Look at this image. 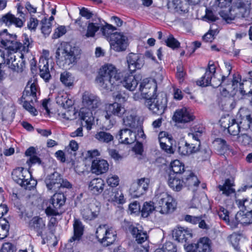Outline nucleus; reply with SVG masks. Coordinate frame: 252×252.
Wrapping results in <instances>:
<instances>
[{
    "instance_id": "obj_1",
    "label": "nucleus",
    "mask_w": 252,
    "mask_h": 252,
    "mask_svg": "<svg viewBox=\"0 0 252 252\" xmlns=\"http://www.w3.org/2000/svg\"><path fill=\"white\" fill-rule=\"evenodd\" d=\"M95 81L102 89L110 91H112L120 82L130 91L135 90L138 84V77L132 73L126 75L123 81H120L116 68L111 64H106L100 68Z\"/></svg>"
},
{
    "instance_id": "obj_2",
    "label": "nucleus",
    "mask_w": 252,
    "mask_h": 252,
    "mask_svg": "<svg viewBox=\"0 0 252 252\" xmlns=\"http://www.w3.org/2000/svg\"><path fill=\"white\" fill-rule=\"evenodd\" d=\"M82 99L84 107L80 109L79 116L80 119L85 122L87 130H90L94 123V117L91 110L98 108L100 104V100L97 96L88 92L83 93Z\"/></svg>"
},
{
    "instance_id": "obj_3",
    "label": "nucleus",
    "mask_w": 252,
    "mask_h": 252,
    "mask_svg": "<svg viewBox=\"0 0 252 252\" xmlns=\"http://www.w3.org/2000/svg\"><path fill=\"white\" fill-rule=\"evenodd\" d=\"M3 51L0 50L1 62L9 65V67L14 71L22 72L25 66L23 60L24 53L28 52L29 48H23L22 53H17L19 48H3Z\"/></svg>"
},
{
    "instance_id": "obj_4",
    "label": "nucleus",
    "mask_w": 252,
    "mask_h": 252,
    "mask_svg": "<svg viewBox=\"0 0 252 252\" xmlns=\"http://www.w3.org/2000/svg\"><path fill=\"white\" fill-rule=\"evenodd\" d=\"M16 37L15 34L8 33L6 29L0 32V47H29L30 46L33 45L32 40L26 34H24L22 36L23 43L17 41Z\"/></svg>"
},
{
    "instance_id": "obj_5",
    "label": "nucleus",
    "mask_w": 252,
    "mask_h": 252,
    "mask_svg": "<svg viewBox=\"0 0 252 252\" xmlns=\"http://www.w3.org/2000/svg\"><path fill=\"white\" fill-rule=\"evenodd\" d=\"M95 235L98 242L106 246L113 244L117 238L116 231L106 224L100 225L97 228Z\"/></svg>"
},
{
    "instance_id": "obj_6",
    "label": "nucleus",
    "mask_w": 252,
    "mask_h": 252,
    "mask_svg": "<svg viewBox=\"0 0 252 252\" xmlns=\"http://www.w3.org/2000/svg\"><path fill=\"white\" fill-rule=\"evenodd\" d=\"M12 179L22 187L30 189L33 186L35 181L32 180L31 172L23 167H17L12 172Z\"/></svg>"
},
{
    "instance_id": "obj_7",
    "label": "nucleus",
    "mask_w": 252,
    "mask_h": 252,
    "mask_svg": "<svg viewBox=\"0 0 252 252\" xmlns=\"http://www.w3.org/2000/svg\"><path fill=\"white\" fill-rule=\"evenodd\" d=\"M156 211L162 214L173 212L176 209V202L174 198L167 192L161 193L158 196Z\"/></svg>"
},
{
    "instance_id": "obj_8",
    "label": "nucleus",
    "mask_w": 252,
    "mask_h": 252,
    "mask_svg": "<svg viewBox=\"0 0 252 252\" xmlns=\"http://www.w3.org/2000/svg\"><path fill=\"white\" fill-rule=\"evenodd\" d=\"M252 78L241 82V78L239 74H234L232 80V87L236 93H239L242 96L250 95L252 93V71L249 72Z\"/></svg>"
},
{
    "instance_id": "obj_9",
    "label": "nucleus",
    "mask_w": 252,
    "mask_h": 252,
    "mask_svg": "<svg viewBox=\"0 0 252 252\" xmlns=\"http://www.w3.org/2000/svg\"><path fill=\"white\" fill-rule=\"evenodd\" d=\"M145 105L154 114L161 115L164 113L167 107V99L162 96L153 94L151 97L147 98Z\"/></svg>"
},
{
    "instance_id": "obj_10",
    "label": "nucleus",
    "mask_w": 252,
    "mask_h": 252,
    "mask_svg": "<svg viewBox=\"0 0 252 252\" xmlns=\"http://www.w3.org/2000/svg\"><path fill=\"white\" fill-rule=\"evenodd\" d=\"M231 14L235 18H248L252 14L251 3L247 0H237L231 7Z\"/></svg>"
},
{
    "instance_id": "obj_11",
    "label": "nucleus",
    "mask_w": 252,
    "mask_h": 252,
    "mask_svg": "<svg viewBox=\"0 0 252 252\" xmlns=\"http://www.w3.org/2000/svg\"><path fill=\"white\" fill-rule=\"evenodd\" d=\"M61 52L63 55L64 63L68 65L75 63L81 53L80 48H57L56 58H59Z\"/></svg>"
},
{
    "instance_id": "obj_12",
    "label": "nucleus",
    "mask_w": 252,
    "mask_h": 252,
    "mask_svg": "<svg viewBox=\"0 0 252 252\" xmlns=\"http://www.w3.org/2000/svg\"><path fill=\"white\" fill-rule=\"evenodd\" d=\"M139 91L143 97H151L153 94H157V84L155 80L144 79L140 83Z\"/></svg>"
},
{
    "instance_id": "obj_13",
    "label": "nucleus",
    "mask_w": 252,
    "mask_h": 252,
    "mask_svg": "<svg viewBox=\"0 0 252 252\" xmlns=\"http://www.w3.org/2000/svg\"><path fill=\"white\" fill-rule=\"evenodd\" d=\"M40 95L39 88L37 83H31L29 81L22 96V99L30 100L31 102H36L38 96Z\"/></svg>"
},
{
    "instance_id": "obj_14",
    "label": "nucleus",
    "mask_w": 252,
    "mask_h": 252,
    "mask_svg": "<svg viewBox=\"0 0 252 252\" xmlns=\"http://www.w3.org/2000/svg\"><path fill=\"white\" fill-rule=\"evenodd\" d=\"M218 65L217 63H215L213 61H210L204 76L200 80L197 81V85L203 87L209 86L211 83L212 77L216 75V73H219L216 71Z\"/></svg>"
},
{
    "instance_id": "obj_15",
    "label": "nucleus",
    "mask_w": 252,
    "mask_h": 252,
    "mask_svg": "<svg viewBox=\"0 0 252 252\" xmlns=\"http://www.w3.org/2000/svg\"><path fill=\"white\" fill-rule=\"evenodd\" d=\"M186 250L187 252H210V240L207 237L201 238L197 243L189 245Z\"/></svg>"
},
{
    "instance_id": "obj_16",
    "label": "nucleus",
    "mask_w": 252,
    "mask_h": 252,
    "mask_svg": "<svg viewBox=\"0 0 252 252\" xmlns=\"http://www.w3.org/2000/svg\"><path fill=\"white\" fill-rule=\"evenodd\" d=\"M105 111L106 114L105 117L106 120H109L112 115L119 118H122L126 110L121 103L114 102L113 103L106 104Z\"/></svg>"
},
{
    "instance_id": "obj_17",
    "label": "nucleus",
    "mask_w": 252,
    "mask_h": 252,
    "mask_svg": "<svg viewBox=\"0 0 252 252\" xmlns=\"http://www.w3.org/2000/svg\"><path fill=\"white\" fill-rule=\"evenodd\" d=\"M29 227L37 233V236L43 238V232L46 228L45 220L39 216L32 218L29 222Z\"/></svg>"
},
{
    "instance_id": "obj_18",
    "label": "nucleus",
    "mask_w": 252,
    "mask_h": 252,
    "mask_svg": "<svg viewBox=\"0 0 252 252\" xmlns=\"http://www.w3.org/2000/svg\"><path fill=\"white\" fill-rule=\"evenodd\" d=\"M173 236L179 242H186L192 237V230L187 227L177 226L173 230Z\"/></svg>"
},
{
    "instance_id": "obj_19",
    "label": "nucleus",
    "mask_w": 252,
    "mask_h": 252,
    "mask_svg": "<svg viewBox=\"0 0 252 252\" xmlns=\"http://www.w3.org/2000/svg\"><path fill=\"white\" fill-rule=\"evenodd\" d=\"M100 211V208L99 206L90 203L82 210L81 215L85 220H93L98 217Z\"/></svg>"
},
{
    "instance_id": "obj_20",
    "label": "nucleus",
    "mask_w": 252,
    "mask_h": 252,
    "mask_svg": "<svg viewBox=\"0 0 252 252\" xmlns=\"http://www.w3.org/2000/svg\"><path fill=\"white\" fill-rule=\"evenodd\" d=\"M120 143L125 144H130L136 140L135 132L128 128L121 129L116 136Z\"/></svg>"
},
{
    "instance_id": "obj_21",
    "label": "nucleus",
    "mask_w": 252,
    "mask_h": 252,
    "mask_svg": "<svg viewBox=\"0 0 252 252\" xmlns=\"http://www.w3.org/2000/svg\"><path fill=\"white\" fill-rule=\"evenodd\" d=\"M239 223L243 225L252 223V213L247 211L245 214L243 211L238 212L235 215L233 223L231 224V227L236 228Z\"/></svg>"
},
{
    "instance_id": "obj_22",
    "label": "nucleus",
    "mask_w": 252,
    "mask_h": 252,
    "mask_svg": "<svg viewBox=\"0 0 252 252\" xmlns=\"http://www.w3.org/2000/svg\"><path fill=\"white\" fill-rule=\"evenodd\" d=\"M194 117L186 108L176 111L173 116L174 121L179 123H187L194 120Z\"/></svg>"
},
{
    "instance_id": "obj_23",
    "label": "nucleus",
    "mask_w": 252,
    "mask_h": 252,
    "mask_svg": "<svg viewBox=\"0 0 252 252\" xmlns=\"http://www.w3.org/2000/svg\"><path fill=\"white\" fill-rule=\"evenodd\" d=\"M127 61L130 73H132L136 69L141 68L144 64L142 58L139 57L137 54L132 53L129 54Z\"/></svg>"
},
{
    "instance_id": "obj_24",
    "label": "nucleus",
    "mask_w": 252,
    "mask_h": 252,
    "mask_svg": "<svg viewBox=\"0 0 252 252\" xmlns=\"http://www.w3.org/2000/svg\"><path fill=\"white\" fill-rule=\"evenodd\" d=\"M169 187L175 191H181L184 187L183 176H177L175 174H169L168 179Z\"/></svg>"
},
{
    "instance_id": "obj_25",
    "label": "nucleus",
    "mask_w": 252,
    "mask_h": 252,
    "mask_svg": "<svg viewBox=\"0 0 252 252\" xmlns=\"http://www.w3.org/2000/svg\"><path fill=\"white\" fill-rule=\"evenodd\" d=\"M105 186V182L101 178H96L92 179L88 184V189L94 195H98L101 194Z\"/></svg>"
},
{
    "instance_id": "obj_26",
    "label": "nucleus",
    "mask_w": 252,
    "mask_h": 252,
    "mask_svg": "<svg viewBox=\"0 0 252 252\" xmlns=\"http://www.w3.org/2000/svg\"><path fill=\"white\" fill-rule=\"evenodd\" d=\"M235 186L233 180L226 179L222 185H219L217 188L219 191L221 192V194L226 197L230 196L232 194H235Z\"/></svg>"
},
{
    "instance_id": "obj_27",
    "label": "nucleus",
    "mask_w": 252,
    "mask_h": 252,
    "mask_svg": "<svg viewBox=\"0 0 252 252\" xmlns=\"http://www.w3.org/2000/svg\"><path fill=\"white\" fill-rule=\"evenodd\" d=\"M61 176L57 172L48 175L45 180L46 187L49 190H56L60 188Z\"/></svg>"
},
{
    "instance_id": "obj_28",
    "label": "nucleus",
    "mask_w": 252,
    "mask_h": 252,
    "mask_svg": "<svg viewBox=\"0 0 252 252\" xmlns=\"http://www.w3.org/2000/svg\"><path fill=\"white\" fill-rule=\"evenodd\" d=\"M109 42L111 46L117 45V47L127 46L128 45V38L120 32H114L111 34Z\"/></svg>"
},
{
    "instance_id": "obj_29",
    "label": "nucleus",
    "mask_w": 252,
    "mask_h": 252,
    "mask_svg": "<svg viewBox=\"0 0 252 252\" xmlns=\"http://www.w3.org/2000/svg\"><path fill=\"white\" fill-rule=\"evenodd\" d=\"M109 169L108 162L104 159H96L92 164V171L93 173L99 175L106 172Z\"/></svg>"
},
{
    "instance_id": "obj_30",
    "label": "nucleus",
    "mask_w": 252,
    "mask_h": 252,
    "mask_svg": "<svg viewBox=\"0 0 252 252\" xmlns=\"http://www.w3.org/2000/svg\"><path fill=\"white\" fill-rule=\"evenodd\" d=\"M246 129V126L243 118L241 119V121H239L237 119H232V122L227 129L229 133L232 135H238L240 132L243 130Z\"/></svg>"
},
{
    "instance_id": "obj_31",
    "label": "nucleus",
    "mask_w": 252,
    "mask_h": 252,
    "mask_svg": "<svg viewBox=\"0 0 252 252\" xmlns=\"http://www.w3.org/2000/svg\"><path fill=\"white\" fill-rule=\"evenodd\" d=\"M0 22L5 24L7 26H10L14 24L17 27L19 28H21L24 24L23 19L16 17L10 13H8L3 15L2 17L0 18Z\"/></svg>"
},
{
    "instance_id": "obj_32",
    "label": "nucleus",
    "mask_w": 252,
    "mask_h": 252,
    "mask_svg": "<svg viewBox=\"0 0 252 252\" xmlns=\"http://www.w3.org/2000/svg\"><path fill=\"white\" fill-rule=\"evenodd\" d=\"M200 144V143L199 142L197 146L196 144H189L187 142H185L184 144L180 143L178 149V152L183 156L189 155L196 153L199 150Z\"/></svg>"
},
{
    "instance_id": "obj_33",
    "label": "nucleus",
    "mask_w": 252,
    "mask_h": 252,
    "mask_svg": "<svg viewBox=\"0 0 252 252\" xmlns=\"http://www.w3.org/2000/svg\"><path fill=\"white\" fill-rule=\"evenodd\" d=\"M73 235L69 239L70 242L79 241L84 233V226L81 221L78 219H75L73 223Z\"/></svg>"
},
{
    "instance_id": "obj_34",
    "label": "nucleus",
    "mask_w": 252,
    "mask_h": 252,
    "mask_svg": "<svg viewBox=\"0 0 252 252\" xmlns=\"http://www.w3.org/2000/svg\"><path fill=\"white\" fill-rule=\"evenodd\" d=\"M39 75L46 82H48L51 78V74L49 69L48 61L47 60L39 61Z\"/></svg>"
},
{
    "instance_id": "obj_35",
    "label": "nucleus",
    "mask_w": 252,
    "mask_h": 252,
    "mask_svg": "<svg viewBox=\"0 0 252 252\" xmlns=\"http://www.w3.org/2000/svg\"><path fill=\"white\" fill-rule=\"evenodd\" d=\"M130 229L131 234L137 243L142 244L147 240L148 236L146 231L134 226L130 227Z\"/></svg>"
},
{
    "instance_id": "obj_36",
    "label": "nucleus",
    "mask_w": 252,
    "mask_h": 252,
    "mask_svg": "<svg viewBox=\"0 0 252 252\" xmlns=\"http://www.w3.org/2000/svg\"><path fill=\"white\" fill-rule=\"evenodd\" d=\"M184 182V186L190 187L195 186L197 187L199 185V181L197 177L194 175V173L190 171L185 172V173L183 175Z\"/></svg>"
},
{
    "instance_id": "obj_37",
    "label": "nucleus",
    "mask_w": 252,
    "mask_h": 252,
    "mask_svg": "<svg viewBox=\"0 0 252 252\" xmlns=\"http://www.w3.org/2000/svg\"><path fill=\"white\" fill-rule=\"evenodd\" d=\"M94 21H95V22H91L88 24L87 31L84 35L87 37H94L95 35V32L102 26L100 19L98 18L97 20H94Z\"/></svg>"
},
{
    "instance_id": "obj_38",
    "label": "nucleus",
    "mask_w": 252,
    "mask_h": 252,
    "mask_svg": "<svg viewBox=\"0 0 252 252\" xmlns=\"http://www.w3.org/2000/svg\"><path fill=\"white\" fill-rule=\"evenodd\" d=\"M66 197L62 192L55 193L51 198L50 202L53 207L55 208H60L63 206L65 202Z\"/></svg>"
},
{
    "instance_id": "obj_39",
    "label": "nucleus",
    "mask_w": 252,
    "mask_h": 252,
    "mask_svg": "<svg viewBox=\"0 0 252 252\" xmlns=\"http://www.w3.org/2000/svg\"><path fill=\"white\" fill-rule=\"evenodd\" d=\"M150 180L148 178H141L137 181V195L140 196L144 194L148 189Z\"/></svg>"
},
{
    "instance_id": "obj_40",
    "label": "nucleus",
    "mask_w": 252,
    "mask_h": 252,
    "mask_svg": "<svg viewBox=\"0 0 252 252\" xmlns=\"http://www.w3.org/2000/svg\"><path fill=\"white\" fill-rule=\"evenodd\" d=\"M171 172L170 174H175L177 176H183L182 173H185L187 171L184 169V164L179 160H175L171 163Z\"/></svg>"
},
{
    "instance_id": "obj_41",
    "label": "nucleus",
    "mask_w": 252,
    "mask_h": 252,
    "mask_svg": "<svg viewBox=\"0 0 252 252\" xmlns=\"http://www.w3.org/2000/svg\"><path fill=\"white\" fill-rule=\"evenodd\" d=\"M135 117V115L131 111L126 110L122 117L123 124L130 128L134 127Z\"/></svg>"
},
{
    "instance_id": "obj_42",
    "label": "nucleus",
    "mask_w": 252,
    "mask_h": 252,
    "mask_svg": "<svg viewBox=\"0 0 252 252\" xmlns=\"http://www.w3.org/2000/svg\"><path fill=\"white\" fill-rule=\"evenodd\" d=\"M108 200L113 203L115 205L123 204L126 202L123 193L120 189L115 190V191L113 192Z\"/></svg>"
},
{
    "instance_id": "obj_43",
    "label": "nucleus",
    "mask_w": 252,
    "mask_h": 252,
    "mask_svg": "<svg viewBox=\"0 0 252 252\" xmlns=\"http://www.w3.org/2000/svg\"><path fill=\"white\" fill-rule=\"evenodd\" d=\"M60 80L65 87H73L75 81L74 77L67 71H64L60 75Z\"/></svg>"
},
{
    "instance_id": "obj_44",
    "label": "nucleus",
    "mask_w": 252,
    "mask_h": 252,
    "mask_svg": "<svg viewBox=\"0 0 252 252\" xmlns=\"http://www.w3.org/2000/svg\"><path fill=\"white\" fill-rule=\"evenodd\" d=\"M57 102L64 109L69 108L74 104L73 100L70 98V95L67 94L59 96L57 98Z\"/></svg>"
},
{
    "instance_id": "obj_45",
    "label": "nucleus",
    "mask_w": 252,
    "mask_h": 252,
    "mask_svg": "<svg viewBox=\"0 0 252 252\" xmlns=\"http://www.w3.org/2000/svg\"><path fill=\"white\" fill-rule=\"evenodd\" d=\"M94 137L99 142L105 143H109L114 139V137L111 133L103 131L97 132Z\"/></svg>"
},
{
    "instance_id": "obj_46",
    "label": "nucleus",
    "mask_w": 252,
    "mask_h": 252,
    "mask_svg": "<svg viewBox=\"0 0 252 252\" xmlns=\"http://www.w3.org/2000/svg\"><path fill=\"white\" fill-rule=\"evenodd\" d=\"M155 210H156V207L154 206L153 202H146L141 209V216L143 218L148 217Z\"/></svg>"
},
{
    "instance_id": "obj_47",
    "label": "nucleus",
    "mask_w": 252,
    "mask_h": 252,
    "mask_svg": "<svg viewBox=\"0 0 252 252\" xmlns=\"http://www.w3.org/2000/svg\"><path fill=\"white\" fill-rule=\"evenodd\" d=\"M193 132L189 133V136H190L192 139H194L198 143L199 142V138L202 134L205 132V127L202 125H197L193 127Z\"/></svg>"
},
{
    "instance_id": "obj_48",
    "label": "nucleus",
    "mask_w": 252,
    "mask_h": 252,
    "mask_svg": "<svg viewBox=\"0 0 252 252\" xmlns=\"http://www.w3.org/2000/svg\"><path fill=\"white\" fill-rule=\"evenodd\" d=\"M165 135V133L161 132L159 134L158 139L161 148L168 153H172V148L166 144V141H169L170 139L167 137H162Z\"/></svg>"
},
{
    "instance_id": "obj_49",
    "label": "nucleus",
    "mask_w": 252,
    "mask_h": 252,
    "mask_svg": "<svg viewBox=\"0 0 252 252\" xmlns=\"http://www.w3.org/2000/svg\"><path fill=\"white\" fill-rule=\"evenodd\" d=\"M218 214L220 219L223 220L227 224L231 226V224L233 223L234 220L229 219V212L223 207H220L218 211Z\"/></svg>"
},
{
    "instance_id": "obj_50",
    "label": "nucleus",
    "mask_w": 252,
    "mask_h": 252,
    "mask_svg": "<svg viewBox=\"0 0 252 252\" xmlns=\"http://www.w3.org/2000/svg\"><path fill=\"white\" fill-rule=\"evenodd\" d=\"M226 78L221 73H216V75L212 77L211 83L209 85H211L214 88H217L224 81Z\"/></svg>"
},
{
    "instance_id": "obj_51",
    "label": "nucleus",
    "mask_w": 252,
    "mask_h": 252,
    "mask_svg": "<svg viewBox=\"0 0 252 252\" xmlns=\"http://www.w3.org/2000/svg\"><path fill=\"white\" fill-rule=\"evenodd\" d=\"M0 240L6 237L8 235L9 225L5 220H0Z\"/></svg>"
},
{
    "instance_id": "obj_52",
    "label": "nucleus",
    "mask_w": 252,
    "mask_h": 252,
    "mask_svg": "<svg viewBox=\"0 0 252 252\" xmlns=\"http://www.w3.org/2000/svg\"><path fill=\"white\" fill-rule=\"evenodd\" d=\"M155 252H177V247L172 242H166L162 248L157 249Z\"/></svg>"
},
{
    "instance_id": "obj_53",
    "label": "nucleus",
    "mask_w": 252,
    "mask_h": 252,
    "mask_svg": "<svg viewBox=\"0 0 252 252\" xmlns=\"http://www.w3.org/2000/svg\"><path fill=\"white\" fill-rule=\"evenodd\" d=\"M240 237L241 236L236 233H233L228 237L229 241L234 249L237 251H240V250L239 246Z\"/></svg>"
},
{
    "instance_id": "obj_54",
    "label": "nucleus",
    "mask_w": 252,
    "mask_h": 252,
    "mask_svg": "<svg viewBox=\"0 0 252 252\" xmlns=\"http://www.w3.org/2000/svg\"><path fill=\"white\" fill-rule=\"evenodd\" d=\"M21 101L23 102V107L28 111L30 113L32 114L33 116H36L37 115V111L36 109L33 106L35 102H31L30 100H27L25 99H22Z\"/></svg>"
},
{
    "instance_id": "obj_55",
    "label": "nucleus",
    "mask_w": 252,
    "mask_h": 252,
    "mask_svg": "<svg viewBox=\"0 0 252 252\" xmlns=\"http://www.w3.org/2000/svg\"><path fill=\"white\" fill-rule=\"evenodd\" d=\"M100 28L103 35L107 38L108 41L111 34H113L112 32L116 30L115 27L108 24H106L105 26L102 25Z\"/></svg>"
},
{
    "instance_id": "obj_56",
    "label": "nucleus",
    "mask_w": 252,
    "mask_h": 252,
    "mask_svg": "<svg viewBox=\"0 0 252 252\" xmlns=\"http://www.w3.org/2000/svg\"><path fill=\"white\" fill-rule=\"evenodd\" d=\"M42 24L41 30L44 35H49L51 32L52 24L50 22H47V19L44 18L41 21Z\"/></svg>"
},
{
    "instance_id": "obj_57",
    "label": "nucleus",
    "mask_w": 252,
    "mask_h": 252,
    "mask_svg": "<svg viewBox=\"0 0 252 252\" xmlns=\"http://www.w3.org/2000/svg\"><path fill=\"white\" fill-rule=\"evenodd\" d=\"M164 42L169 47H179L180 46V42L172 34H169Z\"/></svg>"
},
{
    "instance_id": "obj_58",
    "label": "nucleus",
    "mask_w": 252,
    "mask_h": 252,
    "mask_svg": "<svg viewBox=\"0 0 252 252\" xmlns=\"http://www.w3.org/2000/svg\"><path fill=\"white\" fill-rule=\"evenodd\" d=\"M186 75V71L182 64H180L177 66L176 76L180 83H181L184 81Z\"/></svg>"
},
{
    "instance_id": "obj_59",
    "label": "nucleus",
    "mask_w": 252,
    "mask_h": 252,
    "mask_svg": "<svg viewBox=\"0 0 252 252\" xmlns=\"http://www.w3.org/2000/svg\"><path fill=\"white\" fill-rule=\"evenodd\" d=\"M119 178L117 175H110L107 179L106 182L111 187H116L119 184Z\"/></svg>"
},
{
    "instance_id": "obj_60",
    "label": "nucleus",
    "mask_w": 252,
    "mask_h": 252,
    "mask_svg": "<svg viewBox=\"0 0 252 252\" xmlns=\"http://www.w3.org/2000/svg\"><path fill=\"white\" fill-rule=\"evenodd\" d=\"M215 142L218 144V148L221 153L224 152L228 150V146L226 142L221 138H217Z\"/></svg>"
},
{
    "instance_id": "obj_61",
    "label": "nucleus",
    "mask_w": 252,
    "mask_h": 252,
    "mask_svg": "<svg viewBox=\"0 0 252 252\" xmlns=\"http://www.w3.org/2000/svg\"><path fill=\"white\" fill-rule=\"evenodd\" d=\"M238 141L242 145L247 146L252 142V138L248 134H243L238 136Z\"/></svg>"
},
{
    "instance_id": "obj_62",
    "label": "nucleus",
    "mask_w": 252,
    "mask_h": 252,
    "mask_svg": "<svg viewBox=\"0 0 252 252\" xmlns=\"http://www.w3.org/2000/svg\"><path fill=\"white\" fill-rule=\"evenodd\" d=\"M219 14L222 18L227 23H230L235 19L234 16H232L231 14V8L229 9V12L222 10L219 12Z\"/></svg>"
},
{
    "instance_id": "obj_63",
    "label": "nucleus",
    "mask_w": 252,
    "mask_h": 252,
    "mask_svg": "<svg viewBox=\"0 0 252 252\" xmlns=\"http://www.w3.org/2000/svg\"><path fill=\"white\" fill-rule=\"evenodd\" d=\"M232 119H233L231 118L229 116L227 117H221L220 120V123L221 126L223 127L224 129H227L228 126H229L230 123L232 122Z\"/></svg>"
},
{
    "instance_id": "obj_64",
    "label": "nucleus",
    "mask_w": 252,
    "mask_h": 252,
    "mask_svg": "<svg viewBox=\"0 0 252 252\" xmlns=\"http://www.w3.org/2000/svg\"><path fill=\"white\" fill-rule=\"evenodd\" d=\"M184 220L192 224H196L200 220L199 216H193L189 215H186L184 217Z\"/></svg>"
}]
</instances>
